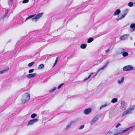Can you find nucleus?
Instances as JSON below:
<instances>
[{
  "mask_svg": "<svg viewBox=\"0 0 135 135\" xmlns=\"http://www.w3.org/2000/svg\"><path fill=\"white\" fill-rule=\"evenodd\" d=\"M135 127V126H132L128 128H127L123 130L122 131V133H123L126 132V131L131 129H132Z\"/></svg>",
  "mask_w": 135,
  "mask_h": 135,
  "instance_id": "obj_14",
  "label": "nucleus"
},
{
  "mask_svg": "<svg viewBox=\"0 0 135 135\" xmlns=\"http://www.w3.org/2000/svg\"><path fill=\"white\" fill-rule=\"evenodd\" d=\"M135 127V126H132L128 128H127L123 130L122 131V133H123L126 132V131L131 129H132Z\"/></svg>",
  "mask_w": 135,
  "mask_h": 135,
  "instance_id": "obj_17",
  "label": "nucleus"
},
{
  "mask_svg": "<svg viewBox=\"0 0 135 135\" xmlns=\"http://www.w3.org/2000/svg\"><path fill=\"white\" fill-rule=\"evenodd\" d=\"M58 58H59V57H56V60H55V63H57V61H58Z\"/></svg>",
  "mask_w": 135,
  "mask_h": 135,
  "instance_id": "obj_47",
  "label": "nucleus"
},
{
  "mask_svg": "<svg viewBox=\"0 0 135 135\" xmlns=\"http://www.w3.org/2000/svg\"><path fill=\"white\" fill-rule=\"evenodd\" d=\"M44 65L43 64H40L38 67V69H42L44 68Z\"/></svg>",
  "mask_w": 135,
  "mask_h": 135,
  "instance_id": "obj_29",
  "label": "nucleus"
},
{
  "mask_svg": "<svg viewBox=\"0 0 135 135\" xmlns=\"http://www.w3.org/2000/svg\"><path fill=\"white\" fill-rule=\"evenodd\" d=\"M28 45V44H27V43L26 44V45H27H27Z\"/></svg>",
  "mask_w": 135,
  "mask_h": 135,
  "instance_id": "obj_53",
  "label": "nucleus"
},
{
  "mask_svg": "<svg viewBox=\"0 0 135 135\" xmlns=\"http://www.w3.org/2000/svg\"><path fill=\"white\" fill-rule=\"evenodd\" d=\"M64 83H63L60 84V85H59L58 87H57V89H59L61 88L62 86V85L64 84Z\"/></svg>",
  "mask_w": 135,
  "mask_h": 135,
  "instance_id": "obj_40",
  "label": "nucleus"
},
{
  "mask_svg": "<svg viewBox=\"0 0 135 135\" xmlns=\"http://www.w3.org/2000/svg\"><path fill=\"white\" fill-rule=\"evenodd\" d=\"M133 2H130L128 3V5L130 7H132L133 6Z\"/></svg>",
  "mask_w": 135,
  "mask_h": 135,
  "instance_id": "obj_35",
  "label": "nucleus"
},
{
  "mask_svg": "<svg viewBox=\"0 0 135 135\" xmlns=\"http://www.w3.org/2000/svg\"><path fill=\"white\" fill-rule=\"evenodd\" d=\"M102 108H103V107H102V106L100 107V108L99 109H100V110Z\"/></svg>",
  "mask_w": 135,
  "mask_h": 135,
  "instance_id": "obj_51",
  "label": "nucleus"
},
{
  "mask_svg": "<svg viewBox=\"0 0 135 135\" xmlns=\"http://www.w3.org/2000/svg\"><path fill=\"white\" fill-rule=\"evenodd\" d=\"M129 10L128 9H125L123 11L124 14L125 15H126L127 14Z\"/></svg>",
  "mask_w": 135,
  "mask_h": 135,
  "instance_id": "obj_30",
  "label": "nucleus"
},
{
  "mask_svg": "<svg viewBox=\"0 0 135 135\" xmlns=\"http://www.w3.org/2000/svg\"><path fill=\"white\" fill-rule=\"evenodd\" d=\"M34 64V62H32L29 63L28 65V66L29 67H31Z\"/></svg>",
  "mask_w": 135,
  "mask_h": 135,
  "instance_id": "obj_36",
  "label": "nucleus"
},
{
  "mask_svg": "<svg viewBox=\"0 0 135 135\" xmlns=\"http://www.w3.org/2000/svg\"><path fill=\"white\" fill-rule=\"evenodd\" d=\"M87 45L86 44H82L80 45V48L82 49H85L86 48Z\"/></svg>",
  "mask_w": 135,
  "mask_h": 135,
  "instance_id": "obj_25",
  "label": "nucleus"
},
{
  "mask_svg": "<svg viewBox=\"0 0 135 135\" xmlns=\"http://www.w3.org/2000/svg\"><path fill=\"white\" fill-rule=\"evenodd\" d=\"M30 95L28 93H26L24 94L22 99V103L24 104L29 100Z\"/></svg>",
  "mask_w": 135,
  "mask_h": 135,
  "instance_id": "obj_4",
  "label": "nucleus"
},
{
  "mask_svg": "<svg viewBox=\"0 0 135 135\" xmlns=\"http://www.w3.org/2000/svg\"><path fill=\"white\" fill-rule=\"evenodd\" d=\"M56 87H54L51 89L49 90L50 92H52L55 91L56 89Z\"/></svg>",
  "mask_w": 135,
  "mask_h": 135,
  "instance_id": "obj_32",
  "label": "nucleus"
},
{
  "mask_svg": "<svg viewBox=\"0 0 135 135\" xmlns=\"http://www.w3.org/2000/svg\"><path fill=\"white\" fill-rule=\"evenodd\" d=\"M42 14L43 13H41L38 14L36 16H35V15H30L26 18L25 20V21L28 19H31L32 21L36 22L38 19L42 16Z\"/></svg>",
  "mask_w": 135,
  "mask_h": 135,
  "instance_id": "obj_2",
  "label": "nucleus"
},
{
  "mask_svg": "<svg viewBox=\"0 0 135 135\" xmlns=\"http://www.w3.org/2000/svg\"><path fill=\"white\" fill-rule=\"evenodd\" d=\"M135 127V126H132L128 128H127L123 130L122 131V133H123L126 132V131L131 129H132Z\"/></svg>",
  "mask_w": 135,
  "mask_h": 135,
  "instance_id": "obj_16",
  "label": "nucleus"
},
{
  "mask_svg": "<svg viewBox=\"0 0 135 135\" xmlns=\"http://www.w3.org/2000/svg\"><path fill=\"white\" fill-rule=\"evenodd\" d=\"M121 125L120 123H118L116 126L115 127L116 128H118V127H119Z\"/></svg>",
  "mask_w": 135,
  "mask_h": 135,
  "instance_id": "obj_44",
  "label": "nucleus"
},
{
  "mask_svg": "<svg viewBox=\"0 0 135 135\" xmlns=\"http://www.w3.org/2000/svg\"><path fill=\"white\" fill-rule=\"evenodd\" d=\"M126 16V15H125L123 14L122 15V16L121 17V18H120L119 19H121L122 18H124Z\"/></svg>",
  "mask_w": 135,
  "mask_h": 135,
  "instance_id": "obj_45",
  "label": "nucleus"
},
{
  "mask_svg": "<svg viewBox=\"0 0 135 135\" xmlns=\"http://www.w3.org/2000/svg\"><path fill=\"white\" fill-rule=\"evenodd\" d=\"M121 108H123L125 109L127 106L126 103L124 101H121Z\"/></svg>",
  "mask_w": 135,
  "mask_h": 135,
  "instance_id": "obj_7",
  "label": "nucleus"
},
{
  "mask_svg": "<svg viewBox=\"0 0 135 135\" xmlns=\"http://www.w3.org/2000/svg\"><path fill=\"white\" fill-rule=\"evenodd\" d=\"M110 51V49H108L107 50H106L105 51V52L106 54L108 52H109Z\"/></svg>",
  "mask_w": 135,
  "mask_h": 135,
  "instance_id": "obj_46",
  "label": "nucleus"
},
{
  "mask_svg": "<svg viewBox=\"0 0 135 135\" xmlns=\"http://www.w3.org/2000/svg\"><path fill=\"white\" fill-rule=\"evenodd\" d=\"M56 63H55H55H54V64L53 65V66L54 67V66L56 64Z\"/></svg>",
  "mask_w": 135,
  "mask_h": 135,
  "instance_id": "obj_50",
  "label": "nucleus"
},
{
  "mask_svg": "<svg viewBox=\"0 0 135 135\" xmlns=\"http://www.w3.org/2000/svg\"><path fill=\"white\" fill-rule=\"evenodd\" d=\"M133 67L131 65H128L124 67L123 68V70L124 71H128L132 70Z\"/></svg>",
  "mask_w": 135,
  "mask_h": 135,
  "instance_id": "obj_5",
  "label": "nucleus"
},
{
  "mask_svg": "<svg viewBox=\"0 0 135 135\" xmlns=\"http://www.w3.org/2000/svg\"><path fill=\"white\" fill-rule=\"evenodd\" d=\"M84 127V125H81L79 128V129H83Z\"/></svg>",
  "mask_w": 135,
  "mask_h": 135,
  "instance_id": "obj_43",
  "label": "nucleus"
},
{
  "mask_svg": "<svg viewBox=\"0 0 135 135\" xmlns=\"http://www.w3.org/2000/svg\"><path fill=\"white\" fill-rule=\"evenodd\" d=\"M29 1V0H24L22 1L23 3H28Z\"/></svg>",
  "mask_w": 135,
  "mask_h": 135,
  "instance_id": "obj_42",
  "label": "nucleus"
},
{
  "mask_svg": "<svg viewBox=\"0 0 135 135\" xmlns=\"http://www.w3.org/2000/svg\"><path fill=\"white\" fill-rule=\"evenodd\" d=\"M85 4H84V6H84V7H85V6H87V5H86V6H85Z\"/></svg>",
  "mask_w": 135,
  "mask_h": 135,
  "instance_id": "obj_52",
  "label": "nucleus"
},
{
  "mask_svg": "<svg viewBox=\"0 0 135 135\" xmlns=\"http://www.w3.org/2000/svg\"><path fill=\"white\" fill-rule=\"evenodd\" d=\"M93 74V73H91L90 74V75L88 76V78H86L84 79V81H85L87 80L89 78H90V77Z\"/></svg>",
  "mask_w": 135,
  "mask_h": 135,
  "instance_id": "obj_34",
  "label": "nucleus"
},
{
  "mask_svg": "<svg viewBox=\"0 0 135 135\" xmlns=\"http://www.w3.org/2000/svg\"><path fill=\"white\" fill-rule=\"evenodd\" d=\"M94 40V39L92 37H90L88 39L87 42L88 43H90L91 42Z\"/></svg>",
  "mask_w": 135,
  "mask_h": 135,
  "instance_id": "obj_28",
  "label": "nucleus"
},
{
  "mask_svg": "<svg viewBox=\"0 0 135 135\" xmlns=\"http://www.w3.org/2000/svg\"><path fill=\"white\" fill-rule=\"evenodd\" d=\"M110 104V102H107L106 103L102 105L103 108L109 105Z\"/></svg>",
  "mask_w": 135,
  "mask_h": 135,
  "instance_id": "obj_27",
  "label": "nucleus"
},
{
  "mask_svg": "<svg viewBox=\"0 0 135 135\" xmlns=\"http://www.w3.org/2000/svg\"><path fill=\"white\" fill-rule=\"evenodd\" d=\"M98 119V117H95L90 122V123L91 124V125H92L95 123Z\"/></svg>",
  "mask_w": 135,
  "mask_h": 135,
  "instance_id": "obj_10",
  "label": "nucleus"
},
{
  "mask_svg": "<svg viewBox=\"0 0 135 135\" xmlns=\"http://www.w3.org/2000/svg\"><path fill=\"white\" fill-rule=\"evenodd\" d=\"M38 120V119L37 118L34 119L32 120H30L27 123V125L30 126L32 125L35 123L37 122Z\"/></svg>",
  "mask_w": 135,
  "mask_h": 135,
  "instance_id": "obj_6",
  "label": "nucleus"
},
{
  "mask_svg": "<svg viewBox=\"0 0 135 135\" xmlns=\"http://www.w3.org/2000/svg\"><path fill=\"white\" fill-rule=\"evenodd\" d=\"M120 10L119 9L116 10L114 13V15H117L119 14L120 13Z\"/></svg>",
  "mask_w": 135,
  "mask_h": 135,
  "instance_id": "obj_19",
  "label": "nucleus"
},
{
  "mask_svg": "<svg viewBox=\"0 0 135 135\" xmlns=\"http://www.w3.org/2000/svg\"><path fill=\"white\" fill-rule=\"evenodd\" d=\"M135 109V106H131L127 110L123 112L122 116L123 117L128 114L132 113L133 111V110Z\"/></svg>",
  "mask_w": 135,
  "mask_h": 135,
  "instance_id": "obj_3",
  "label": "nucleus"
},
{
  "mask_svg": "<svg viewBox=\"0 0 135 135\" xmlns=\"http://www.w3.org/2000/svg\"><path fill=\"white\" fill-rule=\"evenodd\" d=\"M118 99L117 98H113L111 100V102L113 103H114L118 101Z\"/></svg>",
  "mask_w": 135,
  "mask_h": 135,
  "instance_id": "obj_23",
  "label": "nucleus"
},
{
  "mask_svg": "<svg viewBox=\"0 0 135 135\" xmlns=\"http://www.w3.org/2000/svg\"><path fill=\"white\" fill-rule=\"evenodd\" d=\"M124 79V77H122L120 80H118L117 81L118 83L119 84H121L123 82Z\"/></svg>",
  "mask_w": 135,
  "mask_h": 135,
  "instance_id": "obj_22",
  "label": "nucleus"
},
{
  "mask_svg": "<svg viewBox=\"0 0 135 135\" xmlns=\"http://www.w3.org/2000/svg\"><path fill=\"white\" fill-rule=\"evenodd\" d=\"M122 54V55L123 57H126L129 54L126 51L123 52Z\"/></svg>",
  "mask_w": 135,
  "mask_h": 135,
  "instance_id": "obj_26",
  "label": "nucleus"
},
{
  "mask_svg": "<svg viewBox=\"0 0 135 135\" xmlns=\"http://www.w3.org/2000/svg\"><path fill=\"white\" fill-rule=\"evenodd\" d=\"M44 113V112H42V114H43V113Z\"/></svg>",
  "mask_w": 135,
  "mask_h": 135,
  "instance_id": "obj_55",
  "label": "nucleus"
},
{
  "mask_svg": "<svg viewBox=\"0 0 135 135\" xmlns=\"http://www.w3.org/2000/svg\"><path fill=\"white\" fill-rule=\"evenodd\" d=\"M135 127V126H132L128 128H127L123 130L122 131V133H123L126 132V131L131 129H132Z\"/></svg>",
  "mask_w": 135,
  "mask_h": 135,
  "instance_id": "obj_13",
  "label": "nucleus"
},
{
  "mask_svg": "<svg viewBox=\"0 0 135 135\" xmlns=\"http://www.w3.org/2000/svg\"><path fill=\"white\" fill-rule=\"evenodd\" d=\"M134 46H135V42H134Z\"/></svg>",
  "mask_w": 135,
  "mask_h": 135,
  "instance_id": "obj_54",
  "label": "nucleus"
},
{
  "mask_svg": "<svg viewBox=\"0 0 135 135\" xmlns=\"http://www.w3.org/2000/svg\"><path fill=\"white\" fill-rule=\"evenodd\" d=\"M109 62H107V63L103 66L101 68H100L97 71V72L96 73V74H97V73L99 72L100 70H103L105 68L108 66V64L109 63Z\"/></svg>",
  "mask_w": 135,
  "mask_h": 135,
  "instance_id": "obj_8",
  "label": "nucleus"
},
{
  "mask_svg": "<svg viewBox=\"0 0 135 135\" xmlns=\"http://www.w3.org/2000/svg\"><path fill=\"white\" fill-rule=\"evenodd\" d=\"M75 122V121H71L70 123L67 124L66 127V129H67L69 128L73 123H74Z\"/></svg>",
  "mask_w": 135,
  "mask_h": 135,
  "instance_id": "obj_20",
  "label": "nucleus"
},
{
  "mask_svg": "<svg viewBox=\"0 0 135 135\" xmlns=\"http://www.w3.org/2000/svg\"><path fill=\"white\" fill-rule=\"evenodd\" d=\"M91 111V108H89L85 109L84 111V113L85 114H88Z\"/></svg>",
  "mask_w": 135,
  "mask_h": 135,
  "instance_id": "obj_12",
  "label": "nucleus"
},
{
  "mask_svg": "<svg viewBox=\"0 0 135 135\" xmlns=\"http://www.w3.org/2000/svg\"><path fill=\"white\" fill-rule=\"evenodd\" d=\"M13 0H8V4L9 7L11 6Z\"/></svg>",
  "mask_w": 135,
  "mask_h": 135,
  "instance_id": "obj_31",
  "label": "nucleus"
},
{
  "mask_svg": "<svg viewBox=\"0 0 135 135\" xmlns=\"http://www.w3.org/2000/svg\"><path fill=\"white\" fill-rule=\"evenodd\" d=\"M9 11V9H8L7 11L5 12V14L4 15V17H6L7 16V14Z\"/></svg>",
  "mask_w": 135,
  "mask_h": 135,
  "instance_id": "obj_37",
  "label": "nucleus"
},
{
  "mask_svg": "<svg viewBox=\"0 0 135 135\" xmlns=\"http://www.w3.org/2000/svg\"><path fill=\"white\" fill-rule=\"evenodd\" d=\"M31 43H33L36 42H42L44 41L43 39L40 35H37L34 36L31 38L29 40Z\"/></svg>",
  "mask_w": 135,
  "mask_h": 135,
  "instance_id": "obj_1",
  "label": "nucleus"
},
{
  "mask_svg": "<svg viewBox=\"0 0 135 135\" xmlns=\"http://www.w3.org/2000/svg\"><path fill=\"white\" fill-rule=\"evenodd\" d=\"M34 70V69H31L29 70L28 71V73H32Z\"/></svg>",
  "mask_w": 135,
  "mask_h": 135,
  "instance_id": "obj_41",
  "label": "nucleus"
},
{
  "mask_svg": "<svg viewBox=\"0 0 135 135\" xmlns=\"http://www.w3.org/2000/svg\"><path fill=\"white\" fill-rule=\"evenodd\" d=\"M37 116V114L35 113H33L31 115V117L32 118H34Z\"/></svg>",
  "mask_w": 135,
  "mask_h": 135,
  "instance_id": "obj_33",
  "label": "nucleus"
},
{
  "mask_svg": "<svg viewBox=\"0 0 135 135\" xmlns=\"http://www.w3.org/2000/svg\"><path fill=\"white\" fill-rule=\"evenodd\" d=\"M9 68H7L6 69L3 70L2 71H0V74H3L6 73L9 70Z\"/></svg>",
  "mask_w": 135,
  "mask_h": 135,
  "instance_id": "obj_21",
  "label": "nucleus"
},
{
  "mask_svg": "<svg viewBox=\"0 0 135 135\" xmlns=\"http://www.w3.org/2000/svg\"><path fill=\"white\" fill-rule=\"evenodd\" d=\"M112 132H108V133H107V134H106V135H117L119 133H117L116 134H112Z\"/></svg>",
  "mask_w": 135,
  "mask_h": 135,
  "instance_id": "obj_39",
  "label": "nucleus"
},
{
  "mask_svg": "<svg viewBox=\"0 0 135 135\" xmlns=\"http://www.w3.org/2000/svg\"><path fill=\"white\" fill-rule=\"evenodd\" d=\"M130 28H133L132 29V31H133L135 30V24L133 23L131 24L130 26Z\"/></svg>",
  "mask_w": 135,
  "mask_h": 135,
  "instance_id": "obj_24",
  "label": "nucleus"
},
{
  "mask_svg": "<svg viewBox=\"0 0 135 135\" xmlns=\"http://www.w3.org/2000/svg\"><path fill=\"white\" fill-rule=\"evenodd\" d=\"M135 127V126H132L128 128H127L123 130L122 131V133H123L126 132V131L131 129H132Z\"/></svg>",
  "mask_w": 135,
  "mask_h": 135,
  "instance_id": "obj_15",
  "label": "nucleus"
},
{
  "mask_svg": "<svg viewBox=\"0 0 135 135\" xmlns=\"http://www.w3.org/2000/svg\"><path fill=\"white\" fill-rule=\"evenodd\" d=\"M37 75V73H34L32 74H29L27 75V77L28 79H31L35 76Z\"/></svg>",
  "mask_w": 135,
  "mask_h": 135,
  "instance_id": "obj_9",
  "label": "nucleus"
},
{
  "mask_svg": "<svg viewBox=\"0 0 135 135\" xmlns=\"http://www.w3.org/2000/svg\"><path fill=\"white\" fill-rule=\"evenodd\" d=\"M129 34H125L123 35L122 36L120 37V39L121 40H124L127 38L129 36Z\"/></svg>",
  "mask_w": 135,
  "mask_h": 135,
  "instance_id": "obj_11",
  "label": "nucleus"
},
{
  "mask_svg": "<svg viewBox=\"0 0 135 135\" xmlns=\"http://www.w3.org/2000/svg\"><path fill=\"white\" fill-rule=\"evenodd\" d=\"M120 49L121 51V54L123 53V52H124L126 51V50L123 48H121Z\"/></svg>",
  "mask_w": 135,
  "mask_h": 135,
  "instance_id": "obj_38",
  "label": "nucleus"
},
{
  "mask_svg": "<svg viewBox=\"0 0 135 135\" xmlns=\"http://www.w3.org/2000/svg\"><path fill=\"white\" fill-rule=\"evenodd\" d=\"M135 127V126H132L128 128H127L123 130L122 131V133H123L126 132V131L131 129H132Z\"/></svg>",
  "mask_w": 135,
  "mask_h": 135,
  "instance_id": "obj_18",
  "label": "nucleus"
},
{
  "mask_svg": "<svg viewBox=\"0 0 135 135\" xmlns=\"http://www.w3.org/2000/svg\"><path fill=\"white\" fill-rule=\"evenodd\" d=\"M121 18V17H119V16H118L116 20L117 21H118L119 20H120L121 19H119L120 18Z\"/></svg>",
  "mask_w": 135,
  "mask_h": 135,
  "instance_id": "obj_48",
  "label": "nucleus"
},
{
  "mask_svg": "<svg viewBox=\"0 0 135 135\" xmlns=\"http://www.w3.org/2000/svg\"><path fill=\"white\" fill-rule=\"evenodd\" d=\"M68 2H69V4L72 1V0H68Z\"/></svg>",
  "mask_w": 135,
  "mask_h": 135,
  "instance_id": "obj_49",
  "label": "nucleus"
}]
</instances>
